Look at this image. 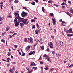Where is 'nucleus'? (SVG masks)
I'll use <instances>...</instances> for the list:
<instances>
[{"instance_id": "obj_26", "label": "nucleus", "mask_w": 73, "mask_h": 73, "mask_svg": "<svg viewBox=\"0 0 73 73\" xmlns=\"http://www.w3.org/2000/svg\"><path fill=\"white\" fill-rule=\"evenodd\" d=\"M44 69L45 70H48V67H47V66H46V68H45Z\"/></svg>"}, {"instance_id": "obj_36", "label": "nucleus", "mask_w": 73, "mask_h": 73, "mask_svg": "<svg viewBox=\"0 0 73 73\" xmlns=\"http://www.w3.org/2000/svg\"><path fill=\"white\" fill-rule=\"evenodd\" d=\"M66 32H67V33H70L69 30H67Z\"/></svg>"}, {"instance_id": "obj_8", "label": "nucleus", "mask_w": 73, "mask_h": 73, "mask_svg": "<svg viewBox=\"0 0 73 73\" xmlns=\"http://www.w3.org/2000/svg\"><path fill=\"white\" fill-rule=\"evenodd\" d=\"M35 34H38V32H39V30L38 29H37L35 31Z\"/></svg>"}, {"instance_id": "obj_31", "label": "nucleus", "mask_w": 73, "mask_h": 73, "mask_svg": "<svg viewBox=\"0 0 73 73\" xmlns=\"http://www.w3.org/2000/svg\"><path fill=\"white\" fill-rule=\"evenodd\" d=\"M33 52H30L29 53V55H32V54H33Z\"/></svg>"}, {"instance_id": "obj_16", "label": "nucleus", "mask_w": 73, "mask_h": 73, "mask_svg": "<svg viewBox=\"0 0 73 73\" xmlns=\"http://www.w3.org/2000/svg\"><path fill=\"white\" fill-rule=\"evenodd\" d=\"M42 11L43 12H45V9H44V7H42Z\"/></svg>"}, {"instance_id": "obj_50", "label": "nucleus", "mask_w": 73, "mask_h": 73, "mask_svg": "<svg viewBox=\"0 0 73 73\" xmlns=\"http://www.w3.org/2000/svg\"><path fill=\"white\" fill-rule=\"evenodd\" d=\"M73 66V64H71V65L70 66H69V68H70V67H71V66Z\"/></svg>"}, {"instance_id": "obj_49", "label": "nucleus", "mask_w": 73, "mask_h": 73, "mask_svg": "<svg viewBox=\"0 0 73 73\" xmlns=\"http://www.w3.org/2000/svg\"><path fill=\"white\" fill-rule=\"evenodd\" d=\"M49 48H48L46 49V51H47V52H49Z\"/></svg>"}, {"instance_id": "obj_27", "label": "nucleus", "mask_w": 73, "mask_h": 73, "mask_svg": "<svg viewBox=\"0 0 73 73\" xmlns=\"http://www.w3.org/2000/svg\"><path fill=\"white\" fill-rule=\"evenodd\" d=\"M52 2H53V1L50 0L48 2V3H52Z\"/></svg>"}, {"instance_id": "obj_30", "label": "nucleus", "mask_w": 73, "mask_h": 73, "mask_svg": "<svg viewBox=\"0 0 73 73\" xmlns=\"http://www.w3.org/2000/svg\"><path fill=\"white\" fill-rule=\"evenodd\" d=\"M31 4L33 5H35V2H32L31 3Z\"/></svg>"}, {"instance_id": "obj_40", "label": "nucleus", "mask_w": 73, "mask_h": 73, "mask_svg": "<svg viewBox=\"0 0 73 73\" xmlns=\"http://www.w3.org/2000/svg\"><path fill=\"white\" fill-rule=\"evenodd\" d=\"M25 53H23V54H22L21 56H24L25 55Z\"/></svg>"}, {"instance_id": "obj_10", "label": "nucleus", "mask_w": 73, "mask_h": 73, "mask_svg": "<svg viewBox=\"0 0 73 73\" xmlns=\"http://www.w3.org/2000/svg\"><path fill=\"white\" fill-rule=\"evenodd\" d=\"M37 42H38V41H36V43L35 44V45L34 46H33V48H35L36 46V45H37V44H38Z\"/></svg>"}, {"instance_id": "obj_37", "label": "nucleus", "mask_w": 73, "mask_h": 73, "mask_svg": "<svg viewBox=\"0 0 73 73\" xmlns=\"http://www.w3.org/2000/svg\"><path fill=\"white\" fill-rule=\"evenodd\" d=\"M62 23H61L62 25H63L64 24V23H65V22H64V21H62Z\"/></svg>"}, {"instance_id": "obj_11", "label": "nucleus", "mask_w": 73, "mask_h": 73, "mask_svg": "<svg viewBox=\"0 0 73 73\" xmlns=\"http://www.w3.org/2000/svg\"><path fill=\"white\" fill-rule=\"evenodd\" d=\"M46 59L47 60V61H49H49H50V60L49 59V56H46Z\"/></svg>"}, {"instance_id": "obj_63", "label": "nucleus", "mask_w": 73, "mask_h": 73, "mask_svg": "<svg viewBox=\"0 0 73 73\" xmlns=\"http://www.w3.org/2000/svg\"><path fill=\"white\" fill-rule=\"evenodd\" d=\"M2 60L3 61H6L4 59H2Z\"/></svg>"}, {"instance_id": "obj_56", "label": "nucleus", "mask_w": 73, "mask_h": 73, "mask_svg": "<svg viewBox=\"0 0 73 73\" xmlns=\"http://www.w3.org/2000/svg\"><path fill=\"white\" fill-rule=\"evenodd\" d=\"M54 33H56V29H54Z\"/></svg>"}, {"instance_id": "obj_55", "label": "nucleus", "mask_w": 73, "mask_h": 73, "mask_svg": "<svg viewBox=\"0 0 73 73\" xmlns=\"http://www.w3.org/2000/svg\"><path fill=\"white\" fill-rule=\"evenodd\" d=\"M68 3H69V4H71V1H68Z\"/></svg>"}, {"instance_id": "obj_19", "label": "nucleus", "mask_w": 73, "mask_h": 73, "mask_svg": "<svg viewBox=\"0 0 73 73\" xmlns=\"http://www.w3.org/2000/svg\"><path fill=\"white\" fill-rule=\"evenodd\" d=\"M70 9V12L71 13H73V9Z\"/></svg>"}, {"instance_id": "obj_45", "label": "nucleus", "mask_w": 73, "mask_h": 73, "mask_svg": "<svg viewBox=\"0 0 73 73\" xmlns=\"http://www.w3.org/2000/svg\"><path fill=\"white\" fill-rule=\"evenodd\" d=\"M53 25H56V22H53Z\"/></svg>"}, {"instance_id": "obj_15", "label": "nucleus", "mask_w": 73, "mask_h": 73, "mask_svg": "<svg viewBox=\"0 0 73 73\" xmlns=\"http://www.w3.org/2000/svg\"><path fill=\"white\" fill-rule=\"evenodd\" d=\"M40 48H41V49H42V50H44V46H40Z\"/></svg>"}, {"instance_id": "obj_5", "label": "nucleus", "mask_w": 73, "mask_h": 73, "mask_svg": "<svg viewBox=\"0 0 73 73\" xmlns=\"http://www.w3.org/2000/svg\"><path fill=\"white\" fill-rule=\"evenodd\" d=\"M33 39L31 37H30L29 38H28V41L29 42L32 44L33 42Z\"/></svg>"}, {"instance_id": "obj_28", "label": "nucleus", "mask_w": 73, "mask_h": 73, "mask_svg": "<svg viewBox=\"0 0 73 73\" xmlns=\"http://www.w3.org/2000/svg\"><path fill=\"white\" fill-rule=\"evenodd\" d=\"M12 70H14L13 68H11L10 69L9 71L10 72H11V71H12Z\"/></svg>"}, {"instance_id": "obj_12", "label": "nucleus", "mask_w": 73, "mask_h": 73, "mask_svg": "<svg viewBox=\"0 0 73 73\" xmlns=\"http://www.w3.org/2000/svg\"><path fill=\"white\" fill-rule=\"evenodd\" d=\"M48 45H49V46H51L52 45H53V43H52V42H50V44H49V43H48Z\"/></svg>"}, {"instance_id": "obj_52", "label": "nucleus", "mask_w": 73, "mask_h": 73, "mask_svg": "<svg viewBox=\"0 0 73 73\" xmlns=\"http://www.w3.org/2000/svg\"><path fill=\"white\" fill-rule=\"evenodd\" d=\"M68 15V16H70V17H71V16H72V15L71 14H69Z\"/></svg>"}, {"instance_id": "obj_2", "label": "nucleus", "mask_w": 73, "mask_h": 73, "mask_svg": "<svg viewBox=\"0 0 73 73\" xmlns=\"http://www.w3.org/2000/svg\"><path fill=\"white\" fill-rule=\"evenodd\" d=\"M14 15L15 16V18H17V19L18 20V21H19L21 18L20 17V16H19V13L16 12H15Z\"/></svg>"}, {"instance_id": "obj_53", "label": "nucleus", "mask_w": 73, "mask_h": 73, "mask_svg": "<svg viewBox=\"0 0 73 73\" xmlns=\"http://www.w3.org/2000/svg\"><path fill=\"white\" fill-rule=\"evenodd\" d=\"M62 8H65V6H62Z\"/></svg>"}, {"instance_id": "obj_34", "label": "nucleus", "mask_w": 73, "mask_h": 73, "mask_svg": "<svg viewBox=\"0 0 73 73\" xmlns=\"http://www.w3.org/2000/svg\"><path fill=\"white\" fill-rule=\"evenodd\" d=\"M1 42H4L5 43V40H4V39H2L1 40Z\"/></svg>"}, {"instance_id": "obj_29", "label": "nucleus", "mask_w": 73, "mask_h": 73, "mask_svg": "<svg viewBox=\"0 0 73 73\" xmlns=\"http://www.w3.org/2000/svg\"><path fill=\"white\" fill-rule=\"evenodd\" d=\"M50 15L51 16H53V13H50Z\"/></svg>"}, {"instance_id": "obj_22", "label": "nucleus", "mask_w": 73, "mask_h": 73, "mask_svg": "<svg viewBox=\"0 0 73 73\" xmlns=\"http://www.w3.org/2000/svg\"><path fill=\"white\" fill-rule=\"evenodd\" d=\"M53 5L54 6H56V7H58V6H59V5L55 4H54Z\"/></svg>"}, {"instance_id": "obj_24", "label": "nucleus", "mask_w": 73, "mask_h": 73, "mask_svg": "<svg viewBox=\"0 0 73 73\" xmlns=\"http://www.w3.org/2000/svg\"><path fill=\"white\" fill-rule=\"evenodd\" d=\"M52 20H53V23H55L56 22V19H53L52 18Z\"/></svg>"}, {"instance_id": "obj_46", "label": "nucleus", "mask_w": 73, "mask_h": 73, "mask_svg": "<svg viewBox=\"0 0 73 73\" xmlns=\"http://www.w3.org/2000/svg\"><path fill=\"white\" fill-rule=\"evenodd\" d=\"M17 33H14V34H13L12 35L13 36H15V35H16V34Z\"/></svg>"}, {"instance_id": "obj_62", "label": "nucleus", "mask_w": 73, "mask_h": 73, "mask_svg": "<svg viewBox=\"0 0 73 73\" xmlns=\"http://www.w3.org/2000/svg\"><path fill=\"white\" fill-rule=\"evenodd\" d=\"M5 34V33H2V35L3 36H4V35Z\"/></svg>"}, {"instance_id": "obj_33", "label": "nucleus", "mask_w": 73, "mask_h": 73, "mask_svg": "<svg viewBox=\"0 0 73 73\" xmlns=\"http://www.w3.org/2000/svg\"><path fill=\"white\" fill-rule=\"evenodd\" d=\"M7 55H8V56H11V53H10L9 52H8Z\"/></svg>"}, {"instance_id": "obj_35", "label": "nucleus", "mask_w": 73, "mask_h": 73, "mask_svg": "<svg viewBox=\"0 0 73 73\" xmlns=\"http://www.w3.org/2000/svg\"><path fill=\"white\" fill-rule=\"evenodd\" d=\"M1 8V9H3V5H0Z\"/></svg>"}, {"instance_id": "obj_20", "label": "nucleus", "mask_w": 73, "mask_h": 73, "mask_svg": "<svg viewBox=\"0 0 73 73\" xmlns=\"http://www.w3.org/2000/svg\"><path fill=\"white\" fill-rule=\"evenodd\" d=\"M50 49H53L54 48L53 47V45L52 46H50Z\"/></svg>"}, {"instance_id": "obj_32", "label": "nucleus", "mask_w": 73, "mask_h": 73, "mask_svg": "<svg viewBox=\"0 0 73 73\" xmlns=\"http://www.w3.org/2000/svg\"><path fill=\"white\" fill-rule=\"evenodd\" d=\"M33 28H35V26L34 25L32 26V29H33Z\"/></svg>"}, {"instance_id": "obj_59", "label": "nucleus", "mask_w": 73, "mask_h": 73, "mask_svg": "<svg viewBox=\"0 0 73 73\" xmlns=\"http://www.w3.org/2000/svg\"><path fill=\"white\" fill-rule=\"evenodd\" d=\"M46 54H44V55H43V57H46Z\"/></svg>"}, {"instance_id": "obj_48", "label": "nucleus", "mask_w": 73, "mask_h": 73, "mask_svg": "<svg viewBox=\"0 0 73 73\" xmlns=\"http://www.w3.org/2000/svg\"><path fill=\"white\" fill-rule=\"evenodd\" d=\"M11 9L12 11H13V6L11 7Z\"/></svg>"}, {"instance_id": "obj_3", "label": "nucleus", "mask_w": 73, "mask_h": 73, "mask_svg": "<svg viewBox=\"0 0 73 73\" xmlns=\"http://www.w3.org/2000/svg\"><path fill=\"white\" fill-rule=\"evenodd\" d=\"M18 21L17 22V19L16 18L14 20V22L15 23V27H18V25H19V23H20V22H19V21L18 19Z\"/></svg>"}, {"instance_id": "obj_21", "label": "nucleus", "mask_w": 73, "mask_h": 73, "mask_svg": "<svg viewBox=\"0 0 73 73\" xmlns=\"http://www.w3.org/2000/svg\"><path fill=\"white\" fill-rule=\"evenodd\" d=\"M31 21L32 23L33 22H35V20L34 19H32L31 20Z\"/></svg>"}, {"instance_id": "obj_39", "label": "nucleus", "mask_w": 73, "mask_h": 73, "mask_svg": "<svg viewBox=\"0 0 73 73\" xmlns=\"http://www.w3.org/2000/svg\"><path fill=\"white\" fill-rule=\"evenodd\" d=\"M65 5V2H63L61 4L62 5Z\"/></svg>"}, {"instance_id": "obj_42", "label": "nucleus", "mask_w": 73, "mask_h": 73, "mask_svg": "<svg viewBox=\"0 0 73 73\" xmlns=\"http://www.w3.org/2000/svg\"><path fill=\"white\" fill-rule=\"evenodd\" d=\"M37 67H35V68L34 70H37Z\"/></svg>"}, {"instance_id": "obj_14", "label": "nucleus", "mask_w": 73, "mask_h": 73, "mask_svg": "<svg viewBox=\"0 0 73 73\" xmlns=\"http://www.w3.org/2000/svg\"><path fill=\"white\" fill-rule=\"evenodd\" d=\"M33 72V70H28V73H31Z\"/></svg>"}, {"instance_id": "obj_58", "label": "nucleus", "mask_w": 73, "mask_h": 73, "mask_svg": "<svg viewBox=\"0 0 73 73\" xmlns=\"http://www.w3.org/2000/svg\"><path fill=\"white\" fill-rule=\"evenodd\" d=\"M67 30L66 29H64V31L65 32H66L67 31Z\"/></svg>"}, {"instance_id": "obj_13", "label": "nucleus", "mask_w": 73, "mask_h": 73, "mask_svg": "<svg viewBox=\"0 0 73 73\" xmlns=\"http://www.w3.org/2000/svg\"><path fill=\"white\" fill-rule=\"evenodd\" d=\"M9 29H10V28H9V27H7L6 29V31H9Z\"/></svg>"}, {"instance_id": "obj_44", "label": "nucleus", "mask_w": 73, "mask_h": 73, "mask_svg": "<svg viewBox=\"0 0 73 73\" xmlns=\"http://www.w3.org/2000/svg\"><path fill=\"white\" fill-rule=\"evenodd\" d=\"M40 64H43V62H42V61H40Z\"/></svg>"}, {"instance_id": "obj_9", "label": "nucleus", "mask_w": 73, "mask_h": 73, "mask_svg": "<svg viewBox=\"0 0 73 73\" xmlns=\"http://www.w3.org/2000/svg\"><path fill=\"white\" fill-rule=\"evenodd\" d=\"M69 31L70 32V33H73V31H72V28H70L69 29Z\"/></svg>"}, {"instance_id": "obj_60", "label": "nucleus", "mask_w": 73, "mask_h": 73, "mask_svg": "<svg viewBox=\"0 0 73 73\" xmlns=\"http://www.w3.org/2000/svg\"><path fill=\"white\" fill-rule=\"evenodd\" d=\"M34 19L35 20H36V19H37V18H36L35 17H34Z\"/></svg>"}, {"instance_id": "obj_7", "label": "nucleus", "mask_w": 73, "mask_h": 73, "mask_svg": "<svg viewBox=\"0 0 73 73\" xmlns=\"http://www.w3.org/2000/svg\"><path fill=\"white\" fill-rule=\"evenodd\" d=\"M20 25L21 27H23L24 26V25L23 23L21 22L20 23Z\"/></svg>"}, {"instance_id": "obj_64", "label": "nucleus", "mask_w": 73, "mask_h": 73, "mask_svg": "<svg viewBox=\"0 0 73 73\" xmlns=\"http://www.w3.org/2000/svg\"><path fill=\"white\" fill-rule=\"evenodd\" d=\"M11 73H13V72H14V71L13 70L11 71Z\"/></svg>"}, {"instance_id": "obj_57", "label": "nucleus", "mask_w": 73, "mask_h": 73, "mask_svg": "<svg viewBox=\"0 0 73 73\" xmlns=\"http://www.w3.org/2000/svg\"><path fill=\"white\" fill-rule=\"evenodd\" d=\"M53 70V69H52L50 70V72H52Z\"/></svg>"}, {"instance_id": "obj_17", "label": "nucleus", "mask_w": 73, "mask_h": 73, "mask_svg": "<svg viewBox=\"0 0 73 73\" xmlns=\"http://www.w3.org/2000/svg\"><path fill=\"white\" fill-rule=\"evenodd\" d=\"M19 2V1L17 0H16L14 1L15 3V4H17V3Z\"/></svg>"}, {"instance_id": "obj_43", "label": "nucleus", "mask_w": 73, "mask_h": 73, "mask_svg": "<svg viewBox=\"0 0 73 73\" xmlns=\"http://www.w3.org/2000/svg\"><path fill=\"white\" fill-rule=\"evenodd\" d=\"M12 36H13L12 35V36L11 35H9V37L10 38H11V37H12Z\"/></svg>"}, {"instance_id": "obj_25", "label": "nucleus", "mask_w": 73, "mask_h": 73, "mask_svg": "<svg viewBox=\"0 0 73 73\" xmlns=\"http://www.w3.org/2000/svg\"><path fill=\"white\" fill-rule=\"evenodd\" d=\"M7 18H10V19L12 18V15H9L7 17Z\"/></svg>"}, {"instance_id": "obj_38", "label": "nucleus", "mask_w": 73, "mask_h": 73, "mask_svg": "<svg viewBox=\"0 0 73 73\" xmlns=\"http://www.w3.org/2000/svg\"><path fill=\"white\" fill-rule=\"evenodd\" d=\"M68 35H69V36H73V34H68Z\"/></svg>"}, {"instance_id": "obj_41", "label": "nucleus", "mask_w": 73, "mask_h": 73, "mask_svg": "<svg viewBox=\"0 0 73 73\" xmlns=\"http://www.w3.org/2000/svg\"><path fill=\"white\" fill-rule=\"evenodd\" d=\"M17 45H14V47L15 49H17Z\"/></svg>"}, {"instance_id": "obj_18", "label": "nucleus", "mask_w": 73, "mask_h": 73, "mask_svg": "<svg viewBox=\"0 0 73 73\" xmlns=\"http://www.w3.org/2000/svg\"><path fill=\"white\" fill-rule=\"evenodd\" d=\"M34 64V62H33L31 63L30 66H33V65Z\"/></svg>"}, {"instance_id": "obj_23", "label": "nucleus", "mask_w": 73, "mask_h": 73, "mask_svg": "<svg viewBox=\"0 0 73 73\" xmlns=\"http://www.w3.org/2000/svg\"><path fill=\"white\" fill-rule=\"evenodd\" d=\"M29 48H30V46L29 45L27 47L26 49H29Z\"/></svg>"}, {"instance_id": "obj_61", "label": "nucleus", "mask_w": 73, "mask_h": 73, "mask_svg": "<svg viewBox=\"0 0 73 73\" xmlns=\"http://www.w3.org/2000/svg\"><path fill=\"white\" fill-rule=\"evenodd\" d=\"M36 26H37V27H39L38 26V23H37V24H36Z\"/></svg>"}, {"instance_id": "obj_54", "label": "nucleus", "mask_w": 73, "mask_h": 73, "mask_svg": "<svg viewBox=\"0 0 73 73\" xmlns=\"http://www.w3.org/2000/svg\"><path fill=\"white\" fill-rule=\"evenodd\" d=\"M24 41H25V42H27V38H25V39Z\"/></svg>"}, {"instance_id": "obj_6", "label": "nucleus", "mask_w": 73, "mask_h": 73, "mask_svg": "<svg viewBox=\"0 0 73 73\" xmlns=\"http://www.w3.org/2000/svg\"><path fill=\"white\" fill-rule=\"evenodd\" d=\"M23 9H24L25 10H26V11H28V12H29V10L26 7H23Z\"/></svg>"}, {"instance_id": "obj_1", "label": "nucleus", "mask_w": 73, "mask_h": 73, "mask_svg": "<svg viewBox=\"0 0 73 73\" xmlns=\"http://www.w3.org/2000/svg\"><path fill=\"white\" fill-rule=\"evenodd\" d=\"M19 21V22H22L25 25H28L29 23V21H28V19H24V18H21Z\"/></svg>"}, {"instance_id": "obj_51", "label": "nucleus", "mask_w": 73, "mask_h": 73, "mask_svg": "<svg viewBox=\"0 0 73 73\" xmlns=\"http://www.w3.org/2000/svg\"><path fill=\"white\" fill-rule=\"evenodd\" d=\"M40 68H41V70H42V71H43V68L42 67H41Z\"/></svg>"}, {"instance_id": "obj_4", "label": "nucleus", "mask_w": 73, "mask_h": 73, "mask_svg": "<svg viewBox=\"0 0 73 73\" xmlns=\"http://www.w3.org/2000/svg\"><path fill=\"white\" fill-rule=\"evenodd\" d=\"M21 14L22 17H25L28 15V13L24 11H23Z\"/></svg>"}, {"instance_id": "obj_47", "label": "nucleus", "mask_w": 73, "mask_h": 73, "mask_svg": "<svg viewBox=\"0 0 73 73\" xmlns=\"http://www.w3.org/2000/svg\"><path fill=\"white\" fill-rule=\"evenodd\" d=\"M35 1H36V3H37L38 2V0H34Z\"/></svg>"}]
</instances>
